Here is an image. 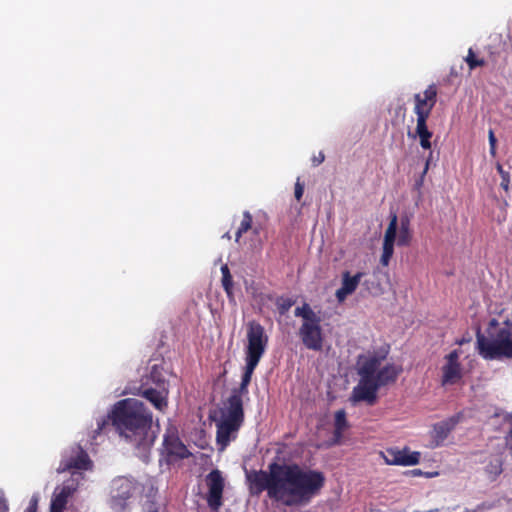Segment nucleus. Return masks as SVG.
Masks as SVG:
<instances>
[{
    "mask_svg": "<svg viewBox=\"0 0 512 512\" xmlns=\"http://www.w3.org/2000/svg\"><path fill=\"white\" fill-rule=\"evenodd\" d=\"M488 140H489V146H490V149H489L490 155L492 157H495L496 153H497V139H496V136L492 129H489V131H488Z\"/></svg>",
    "mask_w": 512,
    "mask_h": 512,
    "instance_id": "30",
    "label": "nucleus"
},
{
    "mask_svg": "<svg viewBox=\"0 0 512 512\" xmlns=\"http://www.w3.org/2000/svg\"><path fill=\"white\" fill-rule=\"evenodd\" d=\"M244 422V409L238 400L232 398L230 406L224 405L222 417L217 422L216 441L221 450H224L237 433Z\"/></svg>",
    "mask_w": 512,
    "mask_h": 512,
    "instance_id": "6",
    "label": "nucleus"
},
{
    "mask_svg": "<svg viewBox=\"0 0 512 512\" xmlns=\"http://www.w3.org/2000/svg\"><path fill=\"white\" fill-rule=\"evenodd\" d=\"M459 357L460 352L457 349L445 356L446 363L442 367V386L454 385L461 380L463 374Z\"/></svg>",
    "mask_w": 512,
    "mask_h": 512,
    "instance_id": "10",
    "label": "nucleus"
},
{
    "mask_svg": "<svg viewBox=\"0 0 512 512\" xmlns=\"http://www.w3.org/2000/svg\"><path fill=\"white\" fill-rule=\"evenodd\" d=\"M251 495L267 496L287 507L310 502L320 489V472L305 469L298 464L272 462L268 470L252 471L247 475Z\"/></svg>",
    "mask_w": 512,
    "mask_h": 512,
    "instance_id": "1",
    "label": "nucleus"
},
{
    "mask_svg": "<svg viewBox=\"0 0 512 512\" xmlns=\"http://www.w3.org/2000/svg\"><path fill=\"white\" fill-rule=\"evenodd\" d=\"M464 60L467 63L470 70H474L477 67H483L486 63L484 59H479L476 57L472 48L468 49L467 56L465 57Z\"/></svg>",
    "mask_w": 512,
    "mask_h": 512,
    "instance_id": "26",
    "label": "nucleus"
},
{
    "mask_svg": "<svg viewBox=\"0 0 512 512\" xmlns=\"http://www.w3.org/2000/svg\"><path fill=\"white\" fill-rule=\"evenodd\" d=\"M316 161H317V159L314 157V158H313V162H314V165H315V166L317 165V164H316Z\"/></svg>",
    "mask_w": 512,
    "mask_h": 512,
    "instance_id": "40",
    "label": "nucleus"
},
{
    "mask_svg": "<svg viewBox=\"0 0 512 512\" xmlns=\"http://www.w3.org/2000/svg\"><path fill=\"white\" fill-rule=\"evenodd\" d=\"M247 344L245 347V366L241 378V383L237 389H234L227 401L224 403L230 406L232 398H235L243 407L242 396L248 394V386L251 383L253 373L260 360L264 356L269 338L264 327L257 321L252 320L247 323L246 332Z\"/></svg>",
    "mask_w": 512,
    "mask_h": 512,
    "instance_id": "3",
    "label": "nucleus"
},
{
    "mask_svg": "<svg viewBox=\"0 0 512 512\" xmlns=\"http://www.w3.org/2000/svg\"><path fill=\"white\" fill-rule=\"evenodd\" d=\"M396 235H397V215L393 214L391 216L388 227L385 231L383 241L395 243Z\"/></svg>",
    "mask_w": 512,
    "mask_h": 512,
    "instance_id": "25",
    "label": "nucleus"
},
{
    "mask_svg": "<svg viewBox=\"0 0 512 512\" xmlns=\"http://www.w3.org/2000/svg\"><path fill=\"white\" fill-rule=\"evenodd\" d=\"M384 357L376 354L360 355L357 361L358 384L353 388L351 399L354 402H366L374 405L380 389L374 381V373L378 370Z\"/></svg>",
    "mask_w": 512,
    "mask_h": 512,
    "instance_id": "4",
    "label": "nucleus"
},
{
    "mask_svg": "<svg viewBox=\"0 0 512 512\" xmlns=\"http://www.w3.org/2000/svg\"><path fill=\"white\" fill-rule=\"evenodd\" d=\"M163 447L168 457L184 459L190 455L187 447L180 440L175 429H168L166 431L163 439Z\"/></svg>",
    "mask_w": 512,
    "mask_h": 512,
    "instance_id": "13",
    "label": "nucleus"
},
{
    "mask_svg": "<svg viewBox=\"0 0 512 512\" xmlns=\"http://www.w3.org/2000/svg\"><path fill=\"white\" fill-rule=\"evenodd\" d=\"M496 169H497L498 173L500 174V176H503V175L509 173L508 171H505L503 169V166L500 163H497Z\"/></svg>",
    "mask_w": 512,
    "mask_h": 512,
    "instance_id": "38",
    "label": "nucleus"
},
{
    "mask_svg": "<svg viewBox=\"0 0 512 512\" xmlns=\"http://www.w3.org/2000/svg\"><path fill=\"white\" fill-rule=\"evenodd\" d=\"M75 455H71L64 458L61 461V471H70L72 469L77 470H89L92 467V461L90 460L87 452L82 449L81 446L77 445L73 451Z\"/></svg>",
    "mask_w": 512,
    "mask_h": 512,
    "instance_id": "14",
    "label": "nucleus"
},
{
    "mask_svg": "<svg viewBox=\"0 0 512 512\" xmlns=\"http://www.w3.org/2000/svg\"><path fill=\"white\" fill-rule=\"evenodd\" d=\"M252 223H253V218H252V215L249 211H244L243 212V219L236 231V237H235V240L236 242H239V239L241 238V236L246 233L247 231H249L250 229H252Z\"/></svg>",
    "mask_w": 512,
    "mask_h": 512,
    "instance_id": "24",
    "label": "nucleus"
},
{
    "mask_svg": "<svg viewBox=\"0 0 512 512\" xmlns=\"http://www.w3.org/2000/svg\"><path fill=\"white\" fill-rule=\"evenodd\" d=\"M9 506L2 491H0V512H8Z\"/></svg>",
    "mask_w": 512,
    "mask_h": 512,
    "instance_id": "34",
    "label": "nucleus"
},
{
    "mask_svg": "<svg viewBox=\"0 0 512 512\" xmlns=\"http://www.w3.org/2000/svg\"><path fill=\"white\" fill-rule=\"evenodd\" d=\"M510 436H511V438H512V430L510 431Z\"/></svg>",
    "mask_w": 512,
    "mask_h": 512,
    "instance_id": "41",
    "label": "nucleus"
},
{
    "mask_svg": "<svg viewBox=\"0 0 512 512\" xmlns=\"http://www.w3.org/2000/svg\"><path fill=\"white\" fill-rule=\"evenodd\" d=\"M410 223L408 219H402L397 239L398 246H407L411 241Z\"/></svg>",
    "mask_w": 512,
    "mask_h": 512,
    "instance_id": "22",
    "label": "nucleus"
},
{
    "mask_svg": "<svg viewBox=\"0 0 512 512\" xmlns=\"http://www.w3.org/2000/svg\"><path fill=\"white\" fill-rule=\"evenodd\" d=\"M458 421L459 418L457 416H452L433 425L432 438L435 446H440L444 442L450 432L456 427Z\"/></svg>",
    "mask_w": 512,
    "mask_h": 512,
    "instance_id": "18",
    "label": "nucleus"
},
{
    "mask_svg": "<svg viewBox=\"0 0 512 512\" xmlns=\"http://www.w3.org/2000/svg\"><path fill=\"white\" fill-rule=\"evenodd\" d=\"M69 490L64 487L51 501L50 512H63L67 504Z\"/></svg>",
    "mask_w": 512,
    "mask_h": 512,
    "instance_id": "20",
    "label": "nucleus"
},
{
    "mask_svg": "<svg viewBox=\"0 0 512 512\" xmlns=\"http://www.w3.org/2000/svg\"><path fill=\"white\" fill-rule=\"evenodd\" d=\"M386 453L385 462L390 465L412 466L418 464L420 460L419 452H409L407 449H388Z\"/></svg>",
    "mask_w": 512,
    "mask_h": 512,
    "instance_id": "15",
    "label": "nucleus"
},
{
    "mask_svg": "<svg viewBox=\"0 0 512 512\" xmlns=\"http://www.w3.org/2000/svg\"><path fill=\"white\" fill-rule=\"evenodd\" d=\"M431 159H432V152H430L426 162H425V167L423 169V172H422V176H421V180L423 179L424 175L427 173L428 169H429V165H430V162H431Z\"/></svg>",
    "mask_w": 512,
    "mask_h": 512,
    "instance_id": "36",
    "label": "nucleus"
},
{
    "mask_svg": "<svg viewBox=\"0 0 512 512\" xmlns=\"http://www.w3.org/2000/svg\"><path fill=\"white\" fill-rule=\"evenodd\" d=\"M431 139H421L420 145L423 149H430L431 148Z\"/></svg>",
    "mask_w": 512,
    "mask_h": 512,
    "instance_id": "37",
    "label": "nucleus"
},
{
    "mask_svg": "<svg viewBox=\"0 0 512 512\" xmlns=\"http://www.w3.org/2000/svg\"><path fill=\"white\" fill-rule=\"evenodd\" d=\"M149 379L157 387H165V379L163 378L162 373L157 365H153L151 367Z\"/></svg>",
    "mask_w": 512,
    "mask_h": 512,
    "instance_id": "29",
    "label": "nucleus"
},
{
    "mask_svg": "<svg viewBox=\"0 0 512 512\" xmlns=\"http://www.w3.org/2000/svg\"><path fill=\"white\" fill-rule=\"evenodd\" d=\"M363 276V272H357L353 276L349 271L342 273L341 287L335 293L338 302H343L347 296L355 292Z\"/></svg>",
    "mask_w": 512,
    "mask_h": 512,
    "instance_id": "16",
    "label": "nucleus"
},
{
    "mask_svg": "<svg viewBox=\"0 0 512 512\" xmlns=\"http://www.w3.org/2000/svg\"><path fill=\"white\" fill-rule=\"evenodd\" d=\"M298 336L302 344L309 350H320V320L302 322Z\"/></svg>",
    "mask_w": 512,
    "mask_h": 512,
    "instance_id": "11",
    "label": "nucleus"
},
{
    "mask_svg": "<svg viewBox=\"0 0 512 512\" xmlns=\"http://www.w3.org/2000/svg\"><path fill=\"white\" fill-rule=\"evenodd\" d=\"M349 428V424L346 418V412L344 409H340L335 412L334 416V432L332 441L329 445L340 444L342 442L343 433Z\"/></svg>",
    "mask_w": 512,
    "mask_h": 512,
    "instance_id": "19",
    "label": "nucleus"
},
{
    "mask_svg": "<svg viewBox=\"0 0 512 512\" xmlns=\"http://www.w3.org/2000/svg\"><path fill=\"white\" fill-rule=\"evenodd\" d=\"M222 286L228 297L233 295V278L226 264L221 266Z\"/></svg>",
    "mask_w": 512,
    "mask_h": 512,
    "instance_id": "23",
    "label": "nucleus"
},
{
    "mask_svg": "<svg viewBox=\"0 0 512 512\" xmlns=\"http://www.w3.org/2000/svg\"><path fill=\"white\" fill-rule=\"evenodd\" d=\"M205 484L208 489L205 496L207 505L212 511L217 512L223 505L225 479L222 472L218 469L210 471L205 477Z\"/></svg>",
    "mask_w": 512,
    "mask_h": 512,
    "instance_id": "7",
    "label": "nucleus"
},
{
    "mask_svg": "<svg viewBox=\"0 0 512 512\" xmlns=\"http://www.w3.org/2000/svg\"><path fill=\"white\" fill-rule=\"evenodd\" d=\"M402 372V367L395 364H387L374 373V381L379 388L393 384Z\"/></svg>",
    "mask_w": 512,
    "mask_h": 512,
    "instance_id": "17",
    "label": "nucleus"
},
{
    "mask_svg": "<svg viewBox=\"0 0 512 512\" xmlns=\"http://www.w3.org/2000/svg\"><path fill=\"white\" fill-rule=\"evenodd\" d=\"M293 305V302L290 301V300H286L284 301L281 305H280V312L283 314L285 313L286 311L289 310V308Z\"/></svg>",
    "mask_w": 512,
    "mask_h": 512,
    "instance_id": "35",
    "label": "nucleus"
},
{
    "mask_svg": "<svg viewBox=\"0 0 512 512\" xmlns=\"http://www.w3.org/2000/svg\"><path fill=\"white\" fill-rule=\"evenodd\" d=\"M105 424H106V420H105V419H103L101 423H98V429H99V430H102V429H103V427L105 426Z\"/></svg>",
    "mask_w": 512,
    "mask_h": 512,
    "instance_id": "39",
    "label": "nucleus"
},
{
    "mask_svg": "<svg viewBox=\"0 0 512 512\" xmlns=\"http://www.w3.org/2000/svg\"><path fill=\"white\" fill-rule=\"evenodd\" d=\"M138 395L149 401L156 410L164 413L168 407L169 391L165 387L151 388L144 384L138 389Z\"/></svg>",
    "mask_w": 512,
    "mask_h": 512,
    "instance_id": "12",
    "label": "nucleus"
},
{
    "mask_svg": "<svg viewBox=\"0 0 512 512\" xmlns=\"http://www.w3.org/2000/svg\"><path fill=\"white\" fill-rule=\"evenodd\" d=\"M134 484L125 477L114 479L111 485V508L115 512H122L126 508L127 500L131 498L134 492Z\"/></svg>",
    "mask_w": 512,
    "mask_h": 512,
    "instance_id": "8",
    "label": "nucleus"
},
{
    "mask_svg": "<svg viewBox=\"0 0 512 512\" xmlns=\"http://www.w3.org/2000/svg\"><path fill=\"white\" fill-rule=\"evenodd\" d=\"M394 253V243L393 242H385L383 241V251L380 258V263L383 266H388L389 262Z\"/></svg>",
    "mask_w": 512,
    "mask_h": 512,
    "instance_id": "28",
    "label": "nucleus"
},
{
    "mask_svg": "<svg viewBox=\"0 0 512 512\" xmlns=\"http://www.w3.org/2000/svg\"><path fill=\"white\" fill-rule=\"evenodd\" d=\"M476 343L478 353L486 360L512 359V325L498 329L492 340L478 330Z\"/></svg>",
    "mask_w": 512,
    "mask_h": 512,
    "instance_id": "5",
    "label": "nucleus"
},
{
    "mask_svg": "<svg viewBox=\"0 0 512 512\" xmlns=\"http://www.w3.org/2000/svg\"><path fill=\"white\" fill-rule=\"evenodd\" d=\"M415 134L421 139H431L432 132L427 127V120H417Z\"/></svg>",
    "mask_w": 512,
    "mask_h": 512,
    "instance_id": "27",
    "label": "nucleus"
},
{
    "mask_svg": "<svg viewBox=\"0 0 512 512\" xmlns=\"http://www.w3.org/2000/svg\"><path fill=\"white\" fill-rule=\"evenodd\" d=\"M38 498L33 496L24 512H37Z\"/></svg>",
    "mask_w": 512,
    "mask_h": 512,
    "instance_id": "32",
    "label": "nucleus"
},
{
    "mask_svg": "<svg viewBox=\"0 0 512 512\" xmlns=\"http://www.w3.org/2000/svg\"><path fill=\"white\" fill-rule=\"evenodd\" d=\"M304 193V184L300 182L298 178L295 183L294 196L297 201H300Z\"/></svg>",
    "mask_w": 512,
    "mask_h": 512,
    "instance_id": "31",
    "label": "nucleus"
},
{
    "mask_svg": "<svg viewBox=\"0 0 512 512\" xmlns=\"http://www.w3.org/2000/svg\"><path fill=\"white\" fill-rule=\"evenodd\" d=\"M438 89L435 84L429 85L422 93L414 95V113L417 120H428L437 102Z\"/></svg>",
    "mask_w": 512,
    "mask_h": 512,
    "instance_id": "9",
    "label": "nucleus"
},
{
    "mask_svg": "<svg viewBox=\"0 0 512 512\" xmlns=\"http://www.w3.org/2000/svg\"><path fill=\"white\" fill-rule=\"evenodd\" d=\"M108 419L120 438L146 461L157 438L153 430V414L148 407L135 398L122 399L114 404Z\"/></svg>",
    "mask_w": 512,
    "mask_h": 512,
    "instance_id": "2",
    "label": "nucleus"
},
{
    "mask_svg": "<svg viewBox=\"0 0 512 512\" xmlns=\"http://www.w3.org/2000/svg\"><path fill=\"white\" fill-rule=\"evenodd\" d=\"M509 185H510V173H507L503 176H501V183L500 186L503 188L506 192L509 191Z\"/></svg>",
    "mask_w": 512,
    "mask_h": 512,
    "instance_id": "33",
    "label": "nucleus"
},
{
    "mask_svg": "<svg viewBox=\"0 0 512 512\" xmlns=\"http://www.w3.org/2000/svg\"><path fill=\"white\" fill-rule=\"evenodd\" d=\"M296 317H301L302 322H311L320 320V317L312 310L309 304L304 303L302 306L297 307L294 311Z\"/></svg>",
    "mask_w": 512,
    "mask_h": 512,
    "instance_id": "21",
    "label": "nucleus"
}]
</instances>
